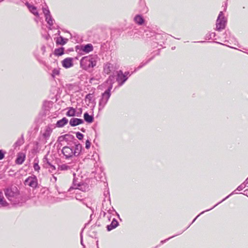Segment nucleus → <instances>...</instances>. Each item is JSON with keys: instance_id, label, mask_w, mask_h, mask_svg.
<instances>
[{"instance_id": "obj_1", "label": "nucleus", "mask_w": 248, "mask_h": 248, "mask_svg": "<svg viewBox=\"0 0 248 248\" xmlns=\"http://www.w3.org/2000/svg\"><path fill=\"white\" fill-rule=\"evenodd\" d=\"M4 192L7 198L13 204H18L24 202L22 195L16 187L5 189Z\"/></svg>"}, {"instance_id": "obj_2", "label": "nucleus", "mask_w": 248, "mask_h": 248, "mask_svg": "<svg viewBox=\"0 0 248 248\" xmlns=\"http://www.w3.org/2000/svg\"><path fill=\"white\" fill-rule=\"evenodd\" d=\"M81 145L77 144L73 147L64 146L62 148V152L66 158H69L73 156H78L81 151Z\"/></svg>"}, {"instance_id": "obj_3", "label": "nucleus", "mask_w": 248, "mask_h": 248, "mask_svg": "<svg viewBox=\"0 0 248 248\" xmlns=\"http://www.w3.org/2000/svg\"><path fill=\"white\" fill-rule=\"evenodd\" d=\"M96 58L91 55L83 57L80 61L81 67L84 70H88L96 65Z\"/></svg>"}, {"instance_id": "obj_4", "label": "nucleus", "mask_w": 248, "mask_h": 248, "mask_svg": "<svg viewBox=\"0 0 248 248\" xmlns=\"http://www.w3.org/2000/svg\"><path fill=\"white\" fill-rule=\"evenodd\" d=\"M112 88V86L110 85L104 93H102L98 104V109L99 111L102 110L107 104L111 95L110 91Z\"/></svg>"}, {"instance_id": "obj_5", "label": "nucleus", "mask_w": 248, "mask_h": 248, "mask_svg": "<svg viewBox=\"0 0 248 248\" xmlns=\"http://www.w3.org/2000/svg\"><path fill=\"white\" fill-rule=\"evenodd\" d=\"M226 22L227 20L225 18L223 12H220L217 20V30L220 31L221 30L224 29L225 27Z\"/></svg>"}, {"instance_id": "obj_6", "label": "nucleus", "mask_w": 248, "mask_h": 248, "mask_svg": "<svg viewBox=\"0 0 248 248\" xmlns=\"http://www.w3.org/2000/svg\"><path fill=\"white\" fill-rule=\"evenodd\" d=\"M72 188L78 191L80 190L85 192L89 190V186L86 183L78 182L77 180L74 179L73 186L70 188L69 190Z\"/></svg>"}, {"instance_id": "obj_7", "label": "nucleus", "mask_w": 248, "mask_h": 248, "mask_svg": "<svg viewBox=\"0 0 248 248\" xmlns=\"http://www.w3.org/2000/svg\"><path fill=\"white\" fill-rule=\"evenodd\" d=\"M25 185L32 188H36L38 185L37 177L34 175L28 177L25 181Z\"/></svg>"}, {"instance_id": "obj_8", "label": "nucleus", "mask_w": 248, "mask_h": 248, "mask_svg": "<svg viewBox=\"0 0 248 248\" xmlns=\"http://www.w3.org/2000/svg\"><path fill=\"white\" fill-rule=\"evenodd\" d=\"M129 74V72H125L123 74L122 71H119L117 73V78H116L117 81L119 84L120 86L122 85L124 82L127 79V75Z\"/></svg>"}, {"instance_id": "obj_9", "label": "nucleus", "mask_w": 248, "mask_h": 248, "mask_svg": "<svg viewBox=\"0 0 248 248\" xmlns=\"http://www.w3.org/2000/svg\"><path fill=\"white\" fill-rule=\"evenodd\" d=\"M43 13L45 16L46 20L49 26H51L53 25V19H52L50 12L47 8H43Z\"/></svg>"}, {"instance_id": "obj_10", "label": "nucleus", "mask_w": 248, "mask_h": 248, "mask_svg": "<svg viewBox=\"0 0 248 248\" xmlns=\"http://www.w3.org/2000/svg\"><path fill=\"white\" fill-rule=\"evenodd\" d=\"M62 65L65 68H69L73 65V59L67 58L62 62Z\"/></svg>"}, {"instance_id": "obj_11", "label": "nucleus", "mask_w": 248, "mask_h": 248, "mask_svg": "<svg viewBox=\"0 0 248 248\" xmlns=\"http://www.w3.org/2000/svg\"><path fill=\"white\" fill-rule=\"evenodd\" d=\"M83 123V120L78 118H72L69 121V124L72 126H75Z\"/></svg>"}, {"instance_id": "obj_12", "label": "nucleus", "mask_w": 248, "mask_h": 248, "mask_svg": "<svg viewBox=\"0 0 248 248\" xmlns=\"http://www.w3.org/2000/svg\"><path fill=\"white\" fill-rule=\"evenodd\" d=\"M81 50H82L86 53H88L93 50V46L91 44H88L85 46H81Z\"/></svg>"}, {"instance_id": "obj_13", "label": "nucleus", "mask_w": 248, "mask_h": 248, "mask_svg": "<svg viewBox=\"0 0 248 248\" xmlns=\"http://www.w3.org/2000/svg\"><path fill=\"white\" fill-rule=\"evenodd\" d=\"M25 155L23 153H19L17 155L16 162L17 164H22L25 160Z\"/></svg>"}, {"instance_id": "obj_14", "label": "nucleus", "mask_w": 248, "mask_h": 248, "mask_svg": "<svg viewBox=\"0 0 248 248\" xmlns=\"http://www.w3.org/2000/svg\"><path fill=\"white\" fill-rule=\"evenodd\" d=\"M0 205L3 207H6L8 205V203L5 200L3 193L0 190Z\"/></svg>"}, {"instance_id": "obj_15", "label": "nucleus", "mask_w": 248, "mask_h": 248, "mask_svg": "<svg viewBox=\"0 0 248 248\" xmlns=\"http://www.w3.org/2000/svg\"><path fill=\"white\" fill-rule=\"evenodd\" d=\"M52 133V129L49 127H47L43 134L44 138L46 140L49 139L50 136V135Z\"/></svg>"}, {"instance_id": "obj_16", "label": "nucleus", "mask_w": 248, "mask_h": 248, "mask_svg": "<svg viewBox=\"0 0 248 248\" xmlns=\"http://www.w3.org/2000/svg\"><path fill=\"white\" fill-rule=\"evenodd\" d=\"M118 225V221L115 218H113L110 225L107 226V230L108 231H110L115 228Z\"/></svg>"}, {"instance_id": "obj_17", "label": "nucleus", "mask_w": 248, "mask_h": 248, "mask_svg": "<svg viewBox=\"0 0 248 248\" xmlns=\"http://www.w3.org/2000/svg\"><path fill=\"white\" fill-rule=\"evenodd\" d=\"M45 167L48 169V171L50 173H53L56 170V167L48 161H47V162L45 164Z\"/></svg>"}, {"instance_id": "obj_18", "label": "nucleus", "mask_w": 248, "mask_h": 248, "mask_svg": "<svg viewBox=\"0 0 248 248\" xmlns=\"http://www.w3.org/2000/svg\"><path fill=\"white\" fill-rule=\"evenodd\" d=\"M67 40H68L67 39L64 38L62 36H60L56 38V42L58 45H64L66 43Z\"/></svg>"}, {"instance_id": "obj_19", "label": "nucleus", "mask_w": 248, "mask_h": 248, "mask_svg": "<svg viewBox=\"0 0 248 248\" xmlns=\"http://www.w3.org/2000/svg\"><path fill=\"white\" fill-rule=\"evenodd\" d=\"M67 123L68 120L66 118H63L57 122L56 125L58 127H61L65 125Z\"/></svg>"}, {"instance_id": "obj_20", "label": "nucleus", "mask_w": 248, "mask_h": 248, "mask_svg": "<svg viewBox=\"0 0 248 248\" xmlns=\"http://www.w3.org/2000/svg\"><path fill=\"white\" fill-rule=\"evenodd\" d=\"M84 119L86 122L89 123H92L93 120V116L90 115L87 112L84 114Z\"/></svg>"}, {"instance_id": "obj_21", "label": "nucleus", "mask_w": 248, "mask_h": 248, "mask_svg": "<svg viewBox=\"0 0 248 248\" xmlns=\"http://www.w3.org/2000/svg\"><path fill=\"white\" fill-rule=\"evenodd\" d=\"M134 20L139 25H142L144 22L143 18L140 15H137L134 18Z\"/></svg>"}, {"instance_id": "obj_22", "label": "nucleus", "mask_w": 248, "mask_h": 248, "mask_svg": "<svg viewBox=\"0 0 248 248\" xmlns=\"http://www.w3.org/2000/svg\"><path fill=\"white\" fill-rule=\"evenodd\" d=\"M76 115V110L72 107L68 108V110L66 113V115L69 117L75 116Z\"/></svg>"}, {"instance_id": "obj_23", "label": "nucleus", "mask_w": 248, "mask_h": 248, "mask_svg": "<svg viewBox=\"0 0 248 248\" xmlns=\"http://www.w3.org/2000/svg\"><path fill=\"white\" fill-rule=\"evenodd\" d=\"M233 193H232L230 195H228V196H227L225 198H224V199H223L220 202L217 203V204H216L214 207H213L212 208H211V209H208V210H206V211H203L202 212V213H201V214H200L198 216L196 217L193 220V222H194L195 221V220L196 219V218L201 214H203V213H204L205 212H207V211H208L211 209H212L213 208H214L215 207H216V206H217L218 204H219L220 203H221V202H222L223 201H225L226 199H227L230 195H231Z\"/></svg>"}, {"instance_id": "obj_24", "label": "nucleus", "mask_w": 248, "mask_h": 248, "mask_svg": "<svg viewBox=\"0 0 248 248\" xmlns=\"http://www.w3.org/2000/svg\"><path fill=\"white\" fill-rule=\"evenodd\" d=\"M64 49L62 47L56 49L54 51V54L57 56H61L63 54Z\"/></svg>"}, {"instance_id": "obj_25", "label": "nucleus", "mask_w": 248, "mask_h": 248, "mask_svg": "<svg viewBox=\"0 0 248 248\" xmlns=\"http://www.w3.org/2000/svg\"><path fill=\"white\" fill-rule=\"evenodd\" d=\"M112 68V66H111V64L110 63H107L104 68V72L107 73L108 74L111 71V69Z\"/></svg>"}, {"instance_id": "obj_26", "label": "nucleus", "mask_w": 248, "mask_h": 248, "mask_svg": "<svg viewBox=\"0 0 248 248\" xmlns=\"http://www.w3.org/2000/svg\"><path fill=\"white\" fill-rule=\"evenodd\" d=\"M24 143V140L23 138H20L17 140L14 144V147L16 148L17 147L20 146Z\"/></svg>"}, {"instance_id": "obj_27", "label": "nucleus", "mask_w": 248, "mask_h": 248, "mask_svg": "<svg viewBox=\"0 0 248 248\" xmlns=\"http://www.w3.org/2000/svg\"><path fill=\"white\" fill-rule=\"evenodd\" d=\"M30 11L34 15L38 16V13L37 11L36 8L34 6H29Z\"/></svg>"}, {"instance_id": "obj_28", "label": "nucleus", "mask_w": 248, "mask_h": 248, "mask_svg": "<svg viewBox=\"0 0 248 248\" xmlns=\"http://www.w3.org/2000/svg\"><path fill=\"white\" fill-rule=\"evenodd\" d=\"M70 169V167L66 164H62L58 167V170H66Z\"/></svg>"}, {"instance_id": "obj_29", "label": "nucleus", "mask_w": 248, "mask_h": 248, "mask_svg": "<svg viewBox=\"0 0 248 248\" xmlns=\"http://www.w3.org/2000/svg\"><path fill=\"white\" fill-rule=\"evenodd\" d=\"M60 74V69H54L52 71V76L54 77L57 75H59Z\"/></svg>"}, {"instance_id": "obj_30", "label": "nucleus", "mask_w": 248, "mask_h": 248, "mask_svg": "<svg viewBox=\"0 0 248 248\" xmlns=\"http://www.w3.org/2000/svg\"><path fill=\"white\" fill-rule=\"evenodd\" d=\"M33 168L35 171H39L40 169V167L38 165V162H34L33 164Z\"/></svg>"}, {"instance_id": "obj_31", "label": "nucleus", "mask_w": 248, "mask_h": 248, "mask_svg": "<svg viewBox=\"0 0 248 248\" xmlns=\"http://www.w3.org/2000/svg\"><path fill=\"white\" fill-rule=\"evenodd\" d=\"M75 192L76 193V199L77 200L81 201L82 200L81 198L82 197V196L78 193V191L76 190V191H75Z\"/></svg>"}, {"instance_id": "obj_32", "label": "nucleus", "mask_w": 248, "mask_h": 248, "mask_svg": "<svg viewBox=\"0 0 248 248\" xmlns=\"http://www.w3.org/2000/svg\"><path fill=\"white\" fill-rule=\"evenodd\" d=\"M76 137L78 139L80 140L83 139V135L78 132L76 133Z\"/></svg>"}, {"instance_id": "obj_33", "label": "nucleus", "mask_w": 248, "mask_h": 248, "mask_svg": "<svg viewBox=\"0 0 248 248\" xmlns=\"http://www.w3.org/2000/svg\"><path fill=\"white\" fill-rule=\"evenodd\" d=\"M90 146H91V142H90V141H89V140H87L86 141L85 147L87 149H89L90 147Z\"/></svg>"}, {"instance_id": "obj_34", "label": "nucleus", "mask_w": 248, "mask_h": 248, "mask_svg": "<svg viewBox=\"0 0 248 248\" xmlns=\"http://www.w3.org/2000/svg\"><path fill=\"white\" fill-rule=\"evenodd\" d=\"M245 187V186L244 184H242L240 185L237 188L236 190L238 191H241L243 190Z\"/></svg>"}, {"instance_id": "obj_35", "label": "nucleus", "mask_w": 248, "mask_h": 248, "mask_svg": "<svg viewBox=\"0 0 248 248\" xmlns=\"http://www.w3.org/2000/svg\"><path fill=\"white\" fill-rule=\"evenodd\" d=\"M92 98L93 95L91 93H89L86 96V99H88L89 101H91L92 99Z\"/></svg>"}, {"instance_id": "obj_36", "label": "nucleus", "mask_w": 248, "mask_h": 248, "mask_svg": "<svg viewBox=\"0 0 248 248\" xmlns=\"http://www.w3.org/2000/svg\"><path fill=\"white\" fill-rule=\"evenodd\" d=\"M81 113H82V110L81 109H80L79 111H78V112L76 111L75 116H77V117H80L81 116Z\"/></svg>"}, {"instance_id": "obj_37", "label": "nucleus", "mask_w": 248, "mask_h": 248, "mask_svg": "<svg viewBox=\"0 0 248 248\" xmlns=\"http://www.w3.org/2000/svg\"><path fill=\"white\" fill-rule=\"evenodd\" d=\"M51 181L53 183H55L57 181V177L54 175H52V178L50 179Z\"/></svg>"}, {"instance_id": "obj_38", "label": "nucleus", "mask_w": 248, "mask_h": 248, "mask_svg": "<svg viewBox=\"0 0 248 248\" xmlns=\"http://www.w3.org/2000/svg\"><path fill=\"white\" fill-rule=\"evenodd\" d=\"M4 158V154L1 150H0V160Z\"/></svg>"}, {"instance_id": "obj_39", "label": "nucleus", "mask_w": 248, "mask_h": 248, "mask_svg": "<svg viewBox=\"0 0 248 248\" xmlns=\"http://www.w3.org/2000/svg\"><path fill=\"white\" fill-rule=\"evenodd\" d=\"M209 36H210V38H212V37H214L215 36V33L212 32L209 34Z\"/></svg>"}, {"instance_id": "obj_40", "label": "nucleus", "mask_w": 248, "mask_h": 248, "mask_svg": "<svg viewBox=\"0 0 248 248\" xmlns=\"http://www.w3.org/2000/svg\"><path fill=\"white\" fill-rule=\"evenodd\" d=\"M108 211V212L109 213L111 214L113 212H114V209L112 208V210H111V209H109Z\"/></svg>"}, {"instance_id": "obj_41", "label": "nucleus", "mask_w": 248, "mask_h": 248, "mask_svg": "<svg viewBox=\"0 0 248 248\" xmlns=\"http://www.w3.org/2000/svg\"><path fill=\"white\" fill-rule=\"evenodd\" d=\"M173 237V236H172V237H170V238H168V239H166V240H165L161 241V243L162 244H163L164 242H166L167 240H168L170 239V238H172V237Z\"/></svg>"}, {"instance_id": "obj_42", "label": "nucleus", "mask_w": 248, "mask_h": 248, "mask_svg": "<svg viewBox=\"0 0 248 248\" xmlns=\"http://www.w3.org/2000/svg\"><path fill=\"white\" fill-rule=\"evenodd\" d=\"M80 242H81V245L83 246V240H82V237L81 238V241H80Z\"/></svg>"}, {"instance_id": "obj_43", "label": "nucleus", "mask_w": 248, "mask_h": 248, "mask_svg": "<svg viewBox=\"0 0 248 248\" xmlns=\"http://www.w3.org/2000/svg\"><path fill=\"white\" fill-rule=\"evenodd\" d=\"M245 183H248V178L247 179V180L245 181Z\"/></svg>"}, {"instance_id": "obj_44", "label": "nucleus", "mask_w": 248, "mask_h": 248, "mask_svg": "<svg viewBox=\"0 0 248 248\" xmlns=\"http://www.w3.org/2000/svg\"><path fill=\"white\" fill-rule=\"evenodd\" d=\"M142 66V65H141V66H139V67H138V69L140 68Z\"/></svg>"}, {"instance_id": "obj_45", "label": "nucleus", "mask_w": 248, "mask_h": 248, "mask_svg": "<svg viewBox=\"0 0 248 248\" xmlns=\"http://www.w3.org/2000/svg\"><path fill=\"white\" fill-rule=\"evenodd\" d=\"M235 191H236V190H234V192H233L232 193H234V192H235Z\"/></svg>"}, {"instance_id": "obj_46", "label": "nucleus", "mask_w": 248, "mask_h": 248, "mask_svg": "<svg viewBox=\"0 0 248 248\" xmlns=\"http://www.w3.org/2000/svg\"><path fill=\"white\" fill-rule=\"evenodd\" d=\"M235 191H236V190H234V192H233L232 193H234V192H235Z\"/></svg>"}]
</instances>
